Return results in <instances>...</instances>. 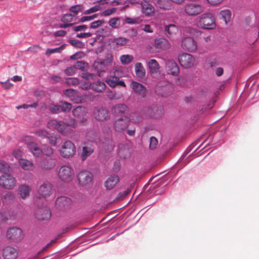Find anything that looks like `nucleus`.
<instances>
[{"label": "nucleus", "mask_w": 259, "mask_h": 259, "mask_svg": "<svg viewBox=\"0 0 259 259\" xmlns=\"http://www.w3.org/2000/svg\"><path fill=\"white\" fill-rule=\"evenodd\" d=\"M125 73L120 67H115L111 69L108 75L106 77L105 81L111 88H115L117 86L126 87V84L123 80H120V78L125 76Z\"/></svg>", "instance_id": "nucleus-1"}, {"label": "nucleus", "mask_w": 259, "mask_h": 259, "mask_svg": "<svg viewBox=\"0 0 259 259\" xmlns=\"http://www.w3.org/2000/svg\"><path fill=\"white\" fill-rule=\"evenodd\" d=\"M199 24L204 29L212 30L216 27L214 17L210 13L203 14L199 17Z\"/></svg>", "instance_id": "nucleus-2"}, {"label": "nucleus", "mask_w": 259, "mask_h": 259, "mask_svg": "<svg viewBox=\"0 0 259 259\" xmlns=\"http://www.w3.org/2000/svg\"><path fill=\"white\" fill-rule=\"evenodd\" d=\"M130 120L127 116L120 117L113 122L114 131L118 133H122L128 128Z\"/></svg>", "instance_id": "nucleus-3"}, {"label": "nucleus", "mask_w": 259, "mask_h": 259, "mask_svg": "<svg viewBox=\"0 0 259 259\" xmlns=\"http://www.w3.org/2000/svg\"><path fill=\"white\" fill-rule=\"evenodd\" d=\"M184 12L189 16H195L203 12L202 6L197 3H187L184 7Z\"/></svg>", "instance_id": "nucleus-4"}, {"label": "nucleus", "mask_w": 259, "mask_h": 259, "mask_svg": "<svg viewBox=\"0 0 259 259\" xmlns=\"http://www.w3.org/2000/svg\"><path fill=\"white\" fill-rule=\"evenodd\" d=\"M113 60V56L111 54H108L106 55L105 58L100 62H95L93 66L97 70L99 76H102L104 75L105 71L101 70L102 66H109L112 64Z\"/></svg>", "instance_id": "nucleus-5"}, {"label": "nucleus", "mask_w": 259, "mask_h": 259, "mask_svg": "<svg viewBox=\"0 0 259 259\" xmlns=\"http://www.w3.org/2000/svg\"><path fill=\"white\" fill-rule=\"evenodd\" d=\"M7 237L10 241L18 242L23 238L24 235L21 229L18 227H12L7 231Z\"/></svg>", "instance_id": "nucleus-6"}, {"label": "nucleus", "mask_w": 259, "mask_h": 259, "mask_svg": "<svg viewBox=\"0 0 259 259\" xmlns=\"http://www.w3.org/2000/svg\"><path fill=\"white\" fill-rule=\"evenodd\" d=\"M178 61L180 65L185 68L192 67L195 64V58L191 54L184 53L178 57Z\"/></svg>", "instance_id": "nucleus-7"}, {"label": "nucleus", "mask_w": 259, "mask_h": 259, "mask_svg": "<svg viewBox=\"0 0 259 259\" xmlns=\"http://www.w3.org/2000/svg\"><path fill=\"white\" fill-rule=\"evenodd\" d=\"M15 179L10 174H3L0 177V186L3 188L12 189L16 185Z\"/></svg>", "instance_id": "nucleus-8"}, {"label": "nucleus", "mask_w": 259, "mask_h": 259, "mask_svg": "<svg viewBox=\"0 0 259 259\" xmlns=\"http://www.w3.org/2000/svg\"><path fill=\"white\" fill-rule=\"evenodd\" d=\"M93 177L92 173L87 170L80 171L77 176L78 183L81 186L90 185L92 182Z\"/></svg>", "instance_id": "nucleus-9"}, {"label": "nucleus", "mask_w": 259, "mask_h": 259, "mask_svg": "<svg viewBox=\"0 0 259 259\" xmlns=\"http://www.w3.org/2000/svg\"><path fill=\"white\" fill-rule=\"evenodd\" d=\"M181 46L183 50L190 52H195L197 48L196 41L192 37L189 36L182 39Z\"/></svg>", "instance_id": "nucleus-10"}, {"label": "nucleus", "mask_w": 259, "mask_h": 259, "mask_svg": "<svg viewBox=\"0 0 259 259\" xmlns=\"http://www.w3.org/2000/svg\"><path fill=\"white\" fill-rule=\"evenodd\" d=\"M47 127L50 129L57 130L62 135L65 134V122L63 121L55 119L50 120L48 122Z\"/></svg>", "instance_id": "nucleus-11"}, {"label": "nucleus", "mask_w": 259, "mask_h": 259, "mask_svg": "<svg viewBox=\"0 0 259 259\" xmlns=\"http://www.w3.org/2000/svg\"><path fill=\"white\" fill-rule=\"evenodd\" d=\"M18 250L11 246L6 247L3 251V256L4 259H16L18 256Z\"/></svg>", "instance_id": "nucleus-12"}, {"label": "nucleus", "mask_w": 259, "mask_h": 259, "mask_svg": "<svg viewBox=\"0 0 259 259\" xmlns=\"http://www.w3.org/2000/svg\"><path fill=\"white\" fill-rule=\"evenodd\" d=\"M52 191V185L49 182H44L39 188L38 193L43 197L51 195Z\"/></svg>", "instance_id": "nucleus-13"}, {"label": "nucleus", "mask_w": 259, "mask_h": 259, "mask_svg": "<svg viewBox=\"0 0 259 259\" xmlns=\"http://www.w3.org/2000/svg\"><path fill=\"white\" fill-rule=\"evenodd\" d=\"M36 218L39 220H48L51 217V212L46 207L38 208L36 213Z\"/></svg>", "instance_id": "nucleus-14"}, {"label": "nucleus", "mask_w": 259, "mask_h": 259, "mask_svg": "<svg viewBox=\"0 0 259 259\" xmlns=\"http://www.w3.org/2000/svg\"><path fill=\"white\" fill-rule=\"evenodd\" d=\"M130 86L136 93L142 97L146 96V89L143 84L138 82L133 81Z\"/></svg>", "instance_id": "nucleus-15"}, {"label": "nucleus", "mask_w": 259, "mask_h": 259, "mask_svg": "<svg viewBox=\"0 0 259 259\" xmlns=\"http://www.w3.org/2000/svg\"><path fill=\"white\" fill-rule=\"evenodd\" d=\"M166 70L168 74L177 75L179 73V67L173 60H168L166 63Z\"/></svg>", "instance_id": "nucleus-16"}, {"label": "nucleus", "mask_w": 259, "mask_h": 259, "mask_svg": "<svg viewBox=\"0 0 259 259\" xmlns=\"http://www.w3.org/2000/svg\"><path fill=\"white\" fill-rule=\"evenodd\" d=\"M118 153L121 157L126 158L131 156V150L127 144L122 143L118 146Z\"/></svg>", "instance_id": "nucleus-17"}, {"label": "nucleus", "mask_w": 259, "mask_h": 259, "mask_svg": "<svg viewBox=\"0 0 259 259\" xmlns=\"http://www.w3.org/2000/svg\"><path fill=\"white\" fill-rule=\"evenodd\" d=\"M94 116L98 120L103 121L108 118L109 113L105 109H96L94 111Z\"/></svg>", "instance_id": "nucleus-18"}, {"label": "nucleus", "mask_w": 259, "mask_h": 259, "mask_svg": "<svg viewBox=\"0 0 259 259\" xmlns=\"http://www.w3.org/2000/svg\"><path fill=\"white\" fill-rule=\"evenodd\" d=\"M72 15H68L66 14V22H69V17H71ZM73 24L70 23L66 22V28L71 27V29L72 30L74 31H84L87 29V26L85 25H80L78 26H72Z\"/></svg>", "instance_id": "nucleus-19"}, {"label": "nucleus", "mask_w": 259, "mask_h": 259, "mask_svg": "<svg viewBox=\"0 0 259 259\" xmlns=\"http://www.w3.org/2000/svg\"><path fill=\"white\" fill-rule=\"evenodd\" d=\"M119 182V178L117 176H110L105 182V187L108 190L113 189Z\"/></svg>", "instance_id": "nucleus-20"}, {"label": "nucleus", "mask_w": 259, "mask_h": 259, "mask_svg": "<svg viewBox=\"0 0 259 259\" xmlns=\"http://www.w3.org/2000/svg\"><path fill=\"white\" fill-rule=\"evenodd\" d=\"M18 163L20 166L24 170H33L34 168L33 163L26 159H19Z\"/></svg>", "instance_id": "nucleus-21"}, {"label": "nucleus", "mask_w": 259, "mask_h": 259, "mask_svg": "<svg viewBox=\"0 0 259 259\" xmlns=\"http://www.w3.org/2000/svg\"><path fill=\"white\" fill-rule=\"evenodd\" d=\"M76 152V148L70 141H66V158L72 157Z\"/></svg>", "instance_id": "nucleus-22"}, {"label": "nucleus", "mask_w": 259, "mask_h": 259, "mask_svg": "<svg viewBox=\"0 0 259 259\" xmlns=\"http://www.w3.org/2000/svg\"><path fill=\"white\" fill-rule=\"evenodd\" d=\"M218 16L220 19L223 20L226 24H228L231 20V12L228 9L223 10L219 12Z\"/></svg>", "instance_id": "nucleus-23"}, {"label": "nucleus", "mask_w": 259, "mask_h": 259, "mask_svg": "<svg viewBox=\"0 0 259 259\" xmlns=\"http://www.w3.org/2000/svg\"><path fill=\"white\" fill-rule=\"evenodd\" d=\"M53 28H65V14L63 15L61 18H55L50 23Z\"/></svg>", "instance_id": "nucleus-24"}, {"label": "nucleus", "mask_w": 259, "mask_h": 259, "mask_svg": "<svg viewBox=\"0 0 259 259\" xmlns=\"http://www.w3.org/2000/svg\"><path fill=\"white\" fill-rule=\"evenodd\" d=\"M142 12L147 16H152L155 13L154 8L149 4H141Z\"/></svg>", "instance_id": "nucleus-25"}, {"label": "nucleus", "mask_w": 259, "mask_h": 259, "mask_svg": "<svg viewBox=\"0 0 259 259\" xmlns=\"http://www.w3.org/2000/svg\"><path fill=\"white\" fill-rule=\"evenodd\" d=\"M135 71L137 77L139 78H143L146 74L145 70L140 62H138L135 64Z\"/></svg>", "instance_id": "nucleus-26"}, {"label": "nucleus", "mask_w": 259, "mask_h": 259, "mask_svg": "<svg viewBox=\"0 0 259 259\" xmlns=\"http://www.w3.org/2000/svg\"><path fill=\"white\" fill-rule=\"evenodd\" d=\"M157 5L161 10H169L172 6V3L171 0H158Z\"/></svg>", "instance_id": "nucleus-27"}, {"label": "nucleus", "mask_w": 259, "mask_h": 259, "mask_svg": "<svg viewBox=\"0 0 259 259\" xmlns=\"http://www.w3.org/2000/svg\"><path fill=\"white\" fill-rule=\"evenodd\" d=\"M178 31V27L172 24L164 26V32L167 36H171L175 35Z\"/></svg>", "instance_id": "nucleus-28"}, {"label": "nucleus", "mask_w": 259, "mask_h": 259, "mask_svg": "<svg viewBox=\"0 0 259 259\" xmlns=\"http://www.w3.org/2000/svg\"><path fill=\"white\" fill-rule=\"evenodd\" d=\"M66 97L70 98V100L78 103L81 102L82 99L75 95V93L73 90L66 89Z\"/></svg>", "instance_id": "nucleus-29"}, {"label": "nucleus", "mask_w": 259, "mask_h": 259, "mask_svg": "<svg viewBox=\"0 0 259 259\" xmlns=\"http://www.w3.org/2000/svg\"><path fill=\"white\" fill-rule=\"evenodd\" d=\"M94 149L92 146H85L82 147V152L81 153L82 161H84L89 156L92 155Z\"/></svg>", "instance_id": "nucleus-30"}, {"label": "nucleus", "mask_w": 259, "mask_h": 259, "mask_svg": "<svg viewBox=\"0 0 259 259\" xmlns=\"http://www.w3.org/2000/svg\"><path fill=\"white\" fill-rule=\"evenodd\" d=\"M127 107L123 104H117L112 107V111L116 115L123 114L127 110Z\"/></svg>", "instance_id": "nucleus-31"}, {"label": "nucleus", "mask_w": 259, "mask_h": 259, "mask_svg": "<svg viewBox=\"0 0 259 259\" xmlns=\"http://www.w3.org/2000/svg\"><path fill=\"white\" fill-rule=\"evenodd\" d=\"M72 113L76 118H80L87 113V109L84 107L78 106L73 110Z\"/></svg>", "instance_id": "nucleus-32"}, {"label": "nucleus", "mask_w": 259, "mask_h": 259, "mask_svg": "<svg viewBox=\"0 0 259 259\" xmlns=\"http://www.w3.org/2000/svg\"><path fill=\"white\" fill-rule=\"evenodd\" d=\"M30 188L26 185H21L19 188V194L22 199H25L29 196Z\"/></svg>", "instance_id": "nucleus-33"}, {"label": "nucleus", "mask_w": 259, "mask_h": 259, "mask_svg": "<svg viewBox=\"0 0 259 259\" xmlns=\"http://www.w3.org/2000/svg\"><path fill=\"white\" fill-rule=\"evenodd\" d=\"M155 47L157 49L165 50L168 49L169 45L168 41L164 38H160L156 39L155 42Z\"/></svg>", "instance_id": "nucleus-34"}, {"label": "nucleus", "mask_w": 259, "mask_h": 259, "mask_svg": "<svg viewBox=\"0 0 259 259\" xmlns=\"http://www.w3.org/2000/svg\"><path fill=\"white\" fill-rule=\"evenodd\" d=\"M41 166L45 169H51L55 165L54 159L51 158L44 159L40 163Z\"/></svg>", "instance_id": "nucleus-35"}, {"label": "nucleus", "mask_w": 259, "mask_h": 259, "mask_svg": "<svg viewBox=\"0 0 259 259\" xmlns=\"http://www.w3.org/2000/svg\"><path fill=\"white\" fill-rule=\"evenodd\" d=\"M48 109L53 114H58L65 111V106L64 105L51 104L49 106Z\"/></svg>", "instance_id": "nucleus-36"}, {"label": "nucleus", "mask_w": 259, "mask_h": 259, "mask_svg": "<svg viewBox=\"0 0 259 259\" xmlns=\"http://www.w3.org/2000/svg\"><path fill=\"white\" fill-rule=\"evenodd\" d=\"M0 171L7 174L11 173L12 171V168L8 162L0 159Z\"/></svg>", "instance_id": "nucleus-37"}, {"label": "nucleus", "mask_w": 259, "mask_h": 259, "mask_svg": "<svg viewBox=\"0 0 259 259\" xmlns=\"http://www.w3.org/2000/svg\"><path fill=\"white\" fill-rule=\"evenodd\" d=\"M148 65L151 73H157L158 71L159 65L155 59H150Z\"/></svg>", "instance_id": "nucleus-38"}, {"label": "nucleus", "mask_w": 259, "mask_h": 259, "mask_svg": "<svg viewBox=\"0 0 259 259\" xmlns=\"http://www.w3.org/2000/svg\"><path fill=\"white\" fill-rule=\"evenodd\" d=\"M106 85L104 82L97 81L92 85L93 90L97 92L101 93L106 89Z\"/></svg>", "instance_id": "nucleus-39"}, {"label": "nucleus", "mask_w": 259, "mask_h": 259, "mask_svg": "<svg viewBox=\"0 0 259 259\" xmlns=\"http://www.w3.org/2000/svg\"><path fill=\"white\" fill-rule=\"evenodd\" d=\"M86 137L89 141L96 142L98 139V134L96 131L90 130L87 132Z\"/></svg>", "instance_id": "nucleus-40"}, {"label": "nucleus", "mask_w": 259, "mask_h": 259, "mask_svg": "<svg viewBox=\"0 0 259 259\" xmlns=\"http://www.w3.org/2000/svg\"><path fill=\"white\" fill-rule=\"evenodd\" d=\"M56 207L60 210H63L65 209V197H58L55 202Z\"/></svg>", "instance_id": "nucleus-41"}, {"label": "nucleus", "mask_w": 259, "mask_h": 259, "mask_svg": "<svg viewBox=\"0 0 259 259\" xmlns=\"http://www.w3.org/2000/svg\"><path fill=\"white\" fill-rule=\"evenodd\" d=\"M134 60V57L131 55H122L120 57V61L123 65L131 63Z\"/></svg>", "instance_id": "nucleus-42"}, {"label": "nucleus", "mask_w": 259, "mask_h": 259, "mask_svg": "<svg viewBox=\"0 0 259 259\" xmlns=\"http://www.w3.org/2000/svg\"><path fill=\"white\" fill-rule=\"evenodd\" d=\"M108 23L112 28H117L120 25V19L117 17L111 18L109 20Z\"/></svg>", "instance_id": "nucleus-43"}, {"label": "nucleus", "mask_w": 259, "mask_h": 259, "mask_svg": "<svg viewBox=\"0 0 259 259\" xmlns=\"http://www.w3.org/2000/svg\"><path fill=\"white\" fill-rule=\"evenodd\" d=\"M34 134L37 137H40L41 138H47L49 137L50 133L45 129H39L36 130Z\"/></svg>", "instance_id": "nucleus-44"}, {"label": "nucleus", "mask_w": 259, "mask_h": 259, "mask_svg": "<svg viewBox=\"0 0 259 259\" xmlns=\"http://www.w3.org/2000/svg\"><path fill=\"white\" fill-rule=\"evenodd\" d=\"M74 170L70 167L66 166V182L70 181L74 177Z\"/></svg>", "instance_id": "nucleus-45"}, {"label": "nucleus", "mask_w": 259, "mask_h": 259, "mask_svg": "<svg viewBox=\"0 0 259 259\" xmlns=\"http://www.w3.org/2000/svg\"><path fill=\"white\" fill-rule=\"evenodd\" d=\"M113 42L115 43L117 46H122L126 45L128 42V40L126 38L120 37L118 38H114Z\"/></svg>", "instance_id": "nucleus-46"}, {"label": "nucleus", "mask_w": 259, "mask_h": 259, "mask_svg": "<svg viewBox=\"0 0 259 259\" xmlns=\"http://www.w3.org/2000/svg\"><path fill=\"white\" fill-rule=\"evenodd\" d=\"M69 42L73 47L79 49L84 48V44L80 40L75 39H71L69 40Z\"/></svg>", "instance_id": "nucleus-47"}, {"label": "nucleus", "mask_w": 259, "mask_h": 259, "mask_svg": "<svg viewBox=\"0 0 259 259\" xmlns=\"http://www.w3.org/2000/svg\"><path fill=\"white\" fill-rule=\"evenodd\" d=\"M158 143V140L154 137H151L150 139L149 149L151 150L155 149Z\"/></svg>", "instance_id": "nucleus-48"}, {"label": "nucleus", "mask_w": 259, "mask_h": 259, "mask_svg": "<svg viewBox=\"0 0 259 259\" xmlns=\"http://www.w3.org/2000/svg\"><path fill=\"white\" fill-rule=\"evenodd\" d=\"M74 66L76 69L84 70L87 68L88 64L82 61H77Z\"/></svg>", "instance_id": "nucleus-49"}, {"label": "nucleus", "mask_w": 259, "mask_h": 259, "mask_svg": "<svg viewBox=\"0 0 259 259\" xmlns=\"http://www.w3.org/2000/svg\"><path fill=\"white\" fill-rule=\"evenodd\" d=\"M65 46L64 44L62 45L61 47L54 48V49H48L46 51V54L47 55H50L53 53L60 52V50H62V48Z\"/></svg>", "instance_id": "nucleus-50"}, {"label": "nucleus", "mask_w": 259, "mask_h": 259, "mask_svg": "<svg viewBox=\"0 0 259 259\" xmlns=\"http://www.w3.org/2000/svg\"><path fill=\"white\" fill-rule=\"evenodd\" d=\"M130 190H126L123 192H120L117 196L115 200L118 201L122 200L130 193Z\"/></svg>", "instance_id": "nucleus-51"}, {"label": "nucleus", "mask_w": 259, "mask_h": 259, "mask_svg": "<svg viewBox=\"0 0 259 259\" xmlns=\"http://www.w3.org/2000/svg\"><path fill=\"white\" fill-rule=\"evenodd\" d=\"M104 23L105 21L103 20H97L91 23L90 27L91 28L95 29L98 28L99 26H101Z\"/></svg>", "instance_id": "nucleus-52"}, {"label": "nucleus", "mask_w": 259, "mask_h": 259, "mask_svg": "<svg viewBox=\"0 0 259 259\" xmlns=\"http://www.w3.org/2000/svg\"><path fill=\"white\" fill-rule=\"evenodd\" d=\"M76 125L77 122L74 119H69L67 121H66V132L68 131V128H67V127L70 126L74 127L76 126Z\"/></svg>", "instance_id": "nucleus-53"}, {"label": "nucleus", "mask_w": 259, "mask_h": 259, "mask_svg": "<svg viewBox=\"0 0 259 259\" xmlns=\"http://www.w3.org/2000/svg\"><path fill=\"white\" fill-rule=\"evenodd\" d=\"M82 10V6L80 5H76L75 6H73L70 8V10L71 12L73 13V16H76L78 12Z\"/></svg>", "instance_id": "nucleus-54"}, {"label": "nucleus", "mask_w": 259, "mask_h": 259, "mask_svg": "<svg viewBox=\"0 0 259 259\" xmlns=\"http://www.w3.org/2000/svg\"><path fill=\"white\" fill-rule=\"evenodd\" d=\"M152 110L155 111L151 115L155 117L160 116L162 113V110L161 107H158L157 106H153Z\"/></svg>", "instance_id": "nucleus-55"}, {"label": "nucleus", "mask_w": 259, "mask_h": 259, "mask_svg": "<svg viewBox=\"0 0 259 259\" xmlns=\"http://www.w3.org/2000/svg\"><path fill=\"white\" fill-rule=\"evenodd\" d=\"M58 176L62 182H65V166H62L59 171Z\"/></svg>", "instance_id": "nucleus-56"}, {"label": "nucleus", "mask_w": 259, "mask_h": 259, "mask_svg": "<svg viewBox=\"0 0 259 259\" xmlns=\"http://www.w3.org/2000/svg\"><path fill=\"white\" fill-rule=\"evenodd\" d=\"M129 119L130 120H133L135 122H138L141 120V117L138 113H134L131 114L130 118Z\"/></svg>", "instance_id": "nucleus-57"}, {"label": "nucleus", "mask_w": 259, "mask_h": 259, "mask_svg": "<svg viewBox=\"0 0 259 259\" xmlns=\"http://www.w3.org/2000/svg\"><path fill=\"white\" fill-rule=\"evenodd\" d=\"M47 139L49 140V143L53 146H56L57 145V138L56 137L51 136L49 134V137H48Z\"/></svg>", "instance_id": "nucleus-58"}, {"label": "nucleus", "mask_w": 259, "mask_h": 259, "mask_svg": "<svg viewBox=\"0 0 259 259\" xmlns=\"http://www.w3.org/2000/svg\"><path fill=\"white\" fill-rule=\"evenodd\" d=\"M101 9V7L100 6L96 5L90 9L86 10L84 11V14H89L92 13H94L96 12H97L99 11Z\"/></svg>", "instance_id": "nucleus-59"}, {"label": "nucleus", "mask_w": 259, "mask_h": 259, "mask_svg": "<svg viewBox=\"0 0 259 259\" xmlns=\"http://www.w3.org/2000/svg\"><path fill=\"white\" fill-rule=\"evenodd\" d=\"M115 11H116V8L109 9L104 11L102 13L101 15L103 16H108L112 15L114 13H115Z\"/></svg>", "instance_id": "nucleus-60"}, {"label": "nucleus", "mask_w": 259, "mask_h": 259, "mask_svg": "<svg viewBox=\"0 0 259 259\" xmlns=\"http://www.w3.org/2000/svg\"><path fill=\"white\" fill-rule=\"evenodd\" d=\"M0 83L2 84V87L5 90H9L13 86V84L9 81V79L4 82L0 81Z\"/></svg>", "instance_id": "nucleus-61"}, {"label": "nucleus", "mask_w": 259, "mask_h": 259, "mask_svg": "<svg viewBox=\"0 0 259 259\" xmlns=\"http://www.w3.org/2000/svg\"><path fill=\"white\" fill-rule=\"evenodd\" d=\"M33 155L36 157H39L42 155V151L41 149L38 147H37L35 149L31 152Z\"/></svg>", "instance_id": "nucleus-62"}, {"label": "nucleus", "mask_w": 259, "mask_h": 259, "mask_svg": "<svg viewBox=\"0 0 259 259\" xmlns=\"http://www.w3.org/2000/svg\"><path fill=\"white\" fill-rule=\"evenodd\" d=\"M37 146V144L33 142H29L27 144V147L31 152L34 151Z\"/></svg>", "instance_id": "nucleus-63"}, {"label": "nucleus", "mask_w": 259, "mask_h": 259, "mask_svg": "<svg viewBox=\"0 0 259 259\" xmlns=\"http://www.w3.org/2000/svg\"><path fill=\"white\" fill-rule=\"evenodd\" d=\"M83 53L82 52H78L75 54L72 55L70 57L71 59H77L79 58H81L83 56Z\"/></svg>", "instance_id": "nucleus-64"}]
</instances>
